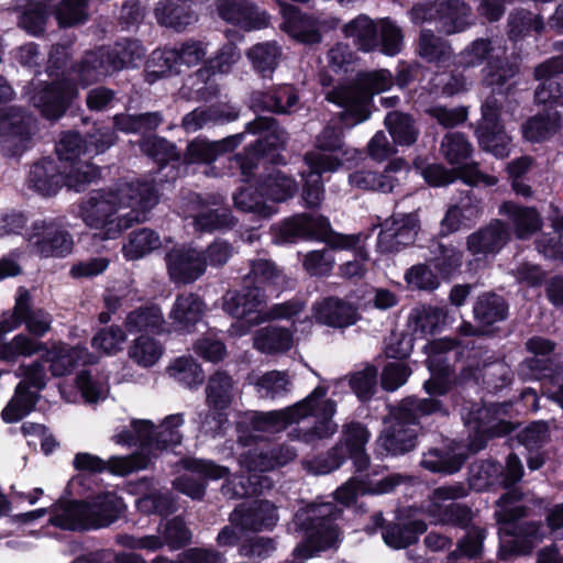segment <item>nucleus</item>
<instances>
[{
  "instance_id": "obj_32",
  "label": "nucleus",
  "mask_w": 563,
  "mask_h": 563,
  "mask_svg": "<svg viewBox=\"0 0 563 563\" xmlns=\"http://www.w3.org/2000/svg\"><path fill=\"white\" fill-rule=\"evenodd\" d=\"M73 466L80 472L102 473L109 470L113 474L125 475L136 468L145 467V464H136L133 459L117 456L104 461L97 455L80 452L74 456Z\"/></svg>"
},
{
  "instance_id": "obj_10",
  "label": "nucleus",
  "mask_w": 563,
  "mask_h": 563,
  "mask_svg": "<svg viewBox=\"0 0 563 563\" xmlns=\"http://www.w3.org/2000/svg\"><path fill=\"white\" fill-rule=\"evenodd\" d=\"M185 213L192 219L196 232L211 233L218 230L230 229L235 219L229 208L223 206L222 197L190 194L187 198Z\"/></svg>"
},
{
  "instance_id": "obj_31",
  "label": "nucleus",
  "mask_w": 563,
  "mask_h": 563,
  "mask_svg": "<svg viewBox=\"0 0 563 563\" xmlns=\"http://www.w3.org/2000/svg\"><path fill=\"white\" fill-rule=\"evenodd\" d=\"M14 321L16 325L23 322L26 329L36 336H43L51 330L52 316L43 309L31 307V296L27 290L20 289L14 307Z\"/></svg>"
},
{
  "instance_id": "obj_30",
  "label": "nucleus",
  "mask_w": 563,
  "mask_h": 563,
  "mask_svg": "<svg viewBox=\"0 0 563 563\" xmlns=\"http://www.w3.org/2000/svg\"><path fill=\"white\" fill-rule=\"evenodd\" d=\"M155 18L158 24L177 32L185 31L198 20L189 0H165L157 3Z\"/></svg>"
},
{
  "instance_id": "obj_27",
  "label": "nucleus",
  "mask_w": 563,
  "mask_h": 563,
  "mask_svg": "<svg viewBox=\"0 0 563 563\" xmlns=\"http://www.w3.org/2000/svg\"><path fill=\"white\" fill-rule=\"evenodd\" d=\"M369 432L365 426L360 422H350L342 427V437L340 444L350 456L356 470L363 472L369 466V456L365 452V445L369 440Z\"/></svg>"
},
{
  "instance_id": "obj_59",
  "label": "nucleus",
  "mask_w": 563,
  "mask_h": 563,
  "mask_svg": "<svg viewBox=\"0 0 563 563\" xmlns=\"http://www.w3.org/2000/svg\"><path fill=\"white\" fill-rule=\"evenodd\" d=\"M350 184L358 189L390 192L397 185V179L390 174L389 168L383 173L371 170H357L350 175Z\"/></svg>"
},
{
  "instance_id": "obj_24",
  "label": "nucleus",
  "mask_w": 563,
  "mask_h": 563,
  "mask_svg": "<svg viewBox=\"0 0 563 563\" xmlns=\"http://www.w3.org/2000/svg\"><path fill=\"white\" fill-rule=\"evenodd\" d=\"M543 538L541 530H498V558L506 561L529 554Z\"/></svg>"
},
{
  "instance_id": "obj_8",
  "label": "nucleus",
  "mask_w": 563,
  "mask_h": 563,
  "mask_svg": "<svg viewBox=\"0 0 563 563\" xmlns=\"http://www.w3.org/2000/svg\"><path fill=\"white\" fill-rule=\"evenodd\" d=\"M35 119L20 107L0 109V150L8 157L22 155L30 146Z\"/></svg>"
},
{
  "instance_id": "obj_2",
  "label": "nucleus",
  "mask_w": 563,
  "mask_h": 563,
  "mask_svg": "<svg viewBox=\"0 0 563 563\" xmlns=\"http://www.w3.org/2000/svg\"><path fill=\"white\" fill-rule=\"evenodd\" d=\"M327 391L325 387L318 386L305 399L285 409L254 412L250 418L251 429L256 432L275 433L311 416L314 423L301 432L302 441L310 443L330 438L338 431V424L333 421L336 404L325 398Z\"/></svg>"
},
{
  "instance_id": "obj_26",
  "label": "nucleus",
  "mask_w": 563,
  "mask_h": 563,
  "mask_svg": "<svg viewBox=\"0 0 563 563\" xmlns=\"http://www.w3.org/2000/svg\"><path fill=\"white\" fill-rule=\"evenodd\" d=\"M70 70L82 86L100 81L114 73L104 47L86 52Z\"/></svg>"
},
{
  "instance_id": "obj_17",
  "label": "nucleus",
  "mask_w": 563,
  "mask_h": 563,
  "mask_svg": "<svg viewBox=\"0 0 563 563\" xmlns=\"http://www.w3.org/2000/svg\"><path fill=\"white\" fill-rule=\"evenodd\" d=\"M217 11L222 20L245 31L265 29L269 15L249 0H218Z\"/></svg>"
},
{
  "instance_id": "obj_52",
  "label": "nucleus",
  "mask_w": 563,
  "mask_h": 563,
  "mask_svg": "<svg viewBox=\"0 0 563 563\" xmlns=\"http://www.w3.org/2000/svg\"><path fill=\"white\" fill-rule=\"evenodd\" d=\"M162 246L159 235L147 228L132 231L122 246L123 255L129 261L142 258Z\"/></svg>"
},
{
  "instance_id": "obj_47",
  "label": "nucleus",
  "mask_w": 563,
  "mask_h": 563,
  "mask_svg": "<svg viewBox=\"0 0 563 563\" xmlns=\"http://www.w3.org/2000/svg\"><path fill=\"white\" fill-rule=\"evenodd\" d=\"M257 394L262 398L277 399L286 396L292 389V379L286 371H269L251 377Z\"/></svg>"
},
{
  "instance_id": "obj_13",
  "label": "nucleus",
  "mask_w": 563,
  "mask_h": 563,
  "mask_svg": "<svg viewBox=\"0 0 563 563\" xmlns=\"http://www.w3.org/2000/svg\"><path fill=\"white\" fill-rule=\"evenodd\" d=\"M27 241L32 251L42 257L65 256L74 246L68 231L53 221L35 222Z\"/></svg>"
},
{
  "instance_id": "obj_6",
  "label": "nucleus",
  "mask_w": 563,
  "mask_h": 563,
  "mask_svg": "<svg viewBox=\"0 0 563 563\" xmlns=\"http://www.w3.org/2000/svg\"><path fill=\"white\" fill-rule=\"evenodd\" d=\"M517 109V100L508 97H505L504 102L495 96L486 98L481 109L482 120L475 131L478 145L483 151L492 153L497 158H505L509 155L511 137L505 131L500 118L505 113L515 120Z\"/></svg>"
},
{
  "instance_id": "obj_50",
  "label": "nucleus",
  "mask_w": 563,
  "mask_h": 563,
  "mask_svg": "<svg viewBox=\"0 0 563 563\" xmlns=\"http://www.w3.org/2000/svg\"><path fill=\"white\" fill-rule=\"evenodd\" d=\"M292 343V333L288 329L278 327L262 328L253 338L254 347L266 354L286 352Z\"/></svg>"
},
{
  "instance_id": "obj_49",
  "label": "nucleus",
  "mask_w": 563,
  "mask_h": 563,
  "mask_svg": "<svg viewBox=\"0 0 563 563\" xmlns=\"http://www.w3.org/2000/svg\"><path fill=\"white\" fill-rule=\"evenodd\" d=\"M113 71L135 67L146 53L139 40L125 38L117 42L112 47L106 48Z\"/></svg>"
},
{
  "instance_id": "obj_22",
  "label": "nucleus",
  "mask_w": 563,
  "mask_h": 563,
  "mask_svg": "<svg viewBox=\"0 0 563 563\" xmlns=\"http://www.w3.org/2000/svg\"><path fill=\"white\" fill-rule=\"evenodd\" d=\"M62 165L53 158L35 162L29 173V187L42 196L56 195L63 187Z\"/></svg>"
},
{
  "instance_id": "obj_56",
  "label": "nucleus",
  "mask_w": 563,
  "mask_h": 563,
  "mask_svg": "<svg viewBox=\"0 0 563 563\" xmlns=\"http://www.w3.org/2000/svg\"><path fill=\"white\" fill-rule=\"evenodd\" d=\"M60 29H70L88 21V0H60L52 10Z\"/></svg>"
},
{
  "instance_id": "obj_3",
  "label": "nucleus",
  "mask_w": 563,
  "mask_h": 563,
  "mask_svg": "<svg viewBox=\"0 0 563 563\" xmlns=\"http://www.w3.org/2000/svg\"><path fill=\"white\" fill-rule=\"evenodd\" d=\"M437 412L446 415L442 402L433 397L418 398L409 396L390 408L387 421L389 426L382 432L380 446L393 455H400L415 449L417 433L409 426L418 424L422 417Z\"/></svg>"
},
{
  "instance_id": "obj_1",
  "label": "nucleus",
  "mask_w": 563,
  "mask_h": 563,
  "mask_svg": "<svg viewBox=\"0 0 563 563\" xmlns=\"http://www.w3.org/2000/svg\"><path fill=\"white\" fill-rule=\"evenodd\" d=\"M157 201L152 183H122L114 190L90 192L80 205V218L103 239H115L134 223L144 222Z\"/></svg>"
},
{
  "instance_id": "obj_15",
  "label": "nucleus",
  "mask_w": 563,
  "mask_h": 563,
  "mask_svg": "<svg viewBox=\"0 0 563 563\" xmlns=\"http://www.w3.org/2000/svg\"><path fill=\"white\" fill-rule=\"evenodd\" d=\"M331 231L323 216L300 213L285 220L278 228L276 240L280 243H294L298 240H325Z\"/></svg>"
},
{
  "instance_id": "obj_42",
  "label": "nucleus",
  "mask_w": 563,
  "mask_h": 563,
  "mask_svg": "<svg viewBox=\"0 0 563 563\" xmlns=\"http://www.w3.org/2000/svg\"><path fill=\"white\" fill-rule=\"evenodd\" d=\"M306 534L300 544L294 550L298 559L307 560L320 552L336 549L341 542L338 530H305Z\"/></svg>"
},
{
  "instance_id": "obj_28",
  "label": "nucleus",
  "mask_w": 563,
  "mask_h": 563,
  "mask_svg": "<svg viewBox=\"0 0 563 563\" xmlns=\"http://www.w3.org/2000/svg\"><path fill=\"white\" fill-rule=\"evenodd\" d=\"M499 212L507 217L516 238L519 240L531 238L542 227V218L533 207L506 201L500 206Z\"/></svg>"
},
{
  "instance_id": "obj_7",
  "label": "nucleus",
  "mask_w": 563,
  "mask_h": 563,
  "mask_svg": "<svg viewBox=\"0 0 563 563\" xmlns=\"http://www.w3.org/2000/svg\"><path fill=\"white\" fill-rule=\"evenodd\" d=\"M415 24L433 23L439 33L452 35L472 25V10L463 0H434L417 3L410 10Z\"/></svg>"
},
{
  "instance_id": "obj_58",
  "label": "nucleus",
  "mask_w": 563,
  "mask_h": 563,
  "mask_svg": "<svg viewBox=\"0 0 563 563\" xmlns=\"http://www.w3.org/2000/svg\"><path fill=\"white\" fill-rule=\"evenodd\" d=\"M260 191L273 201L282 202L297 191V183L282 170H274L261 181Z\"/></svg>"
},
{
  "instance_id": "obj_48",
  "label": "nucleus",
  "mask_w": 563,
  "mask_h": 563,
  "mask_svg": "<svg viewBox=\"0 0 563 563\" xmlns=\"http://www.w3.org/2000/svg\"><path fill=\"white\" fill-rule=\"evenodd\" d=\"M519 68L516 64L501 59L498 56L487 60L486 66L482 70V82L492 89V92L504 95V87L514 78ZM510 86L506 88L508 91Z\"/></svg>"
},
{
  "instance_id": "obj_41",
  "label": "nucleus",
  "mask_w": 563,
  "mask_h": 563,
  "mask_svg": "<svg viewBox=\"0 0 563 563\" xmlns=\"http://www.w3.org/2000/svg\"><path fill=\"white\" fill-rule=\"evenodd\" d=\"M87 356L86 347L56 345L46 352L44 362L49 363V369L54 377H60L71 373L79 362L85 363Z\"/></svg>"
},
{
  "instance_id": "obj_11",
  "label": "nucleus",
  "mask_w": 563,
  "mask_h": 563,
  "mask_svg": "<svg viewBox=\"0 0 563 563\" xmlns=\"http://www.w3.org/2000/svg\"><path fill=\"white\" fill-rule=\"evenodd\" d=\"M496 406H482L470 412L465 419L470 429L468 448L473 452L483 450L487 441L495 437H503L514 431V424L498 419Z\"/></svg>"
},
{
  "instance_id": "obj_39",
  "label": "nucleus",
  "mask_w": 563,
  "mask_h": 563,
  "mask_svg": "<svg viewBox=\"0 0 563 563\" xmlns=\"http://www.w3.org/2000/svg\"><path fill=\"white\" fill-rule=\"evenodd\" d=\"M343 33L360 51L373 52L379 47L378 21L374 22L367 15H358L346 23Z\"/></svg>"
},
{
  "instance_id": "obj_12",
  "label": "nucleus",
  "mask_w": 563,
  "mask_h": 563,
  "mask_svg": "<svg viewBox=\"0 0 563 563\" xmlns=\"http://www.w3.org/2000/svg\"><path fill=\"white\" fill-rule=\"evenodd\" d=\"M417 213H395L385 220L378 234L377 247L383 253H395L413 244L420 229Z\"/></svg>"
},
{
  "instance_id": "obj_40",
  "label": "nucleus",
  "mask_w": 563,
  "mask_h": 563,
  "mask_svg": "<svg viewBox=\"0 0 563 563\" xmlns=\"http://www.w3.org/2000/svg\"><path fill=\"white\" fill-rule=\"evenodd\" d=\"M235 396V382L225 372L213 373L206 386V401L209 408L224 410L230 407Z\"/></svg>"
},
{
  "instance_id": "obj_57",
  "label": "nucleus",
  "mask_w": 563,
  "mask_h": 563,
  "mask_svg": "<svg viewBox=\"0 0 563 563\" xmlns=\"http://www.w3.org/2000/svg\"><path fill=\"white\" fill-rule=\"evenodd\" d=\"M165 323L163 312L157 306L141 307L131 311L124 321L129 332H161Z\"/></svg>"
},
{
  "instance_id": "obj_53",
  "label": "nucleus",
  "mask_w": 563,
  "mask_h": 563,
  "mask_svg": "<svg viewBox=\"0 0 563 563\" xmlns=\"http://www.w3.org/2000/svg\"><path fill=\"white\" fill-rule=\"evenodd\" d=\"M15 327L16 322L12 324H7L5 322L0 323V358L13 360L16 356H31L44 349L42 343L23 334L15 335L11 342L7 344L3 343V333L11 331Z\"/></svg>"
},
{
  "instance_id": "obj_34",
  "label": "nucleus",
  "mask_w": 563,
  "mask_h": 563,
  "mask_svg": "<svg viewBox=\"0 0 563 563\" xmlns=\"http://www.w3.org/2000/svg\"><path fill=\"white\" fill-rule=\"evenodd\" d=\"M242 134H235L216 142L196 139L188 144L185 161L189 164H210L214 162L219 155L235 148L242 141Z\"/></svg>"
},
{
  "instance_id": "obj_20",
  "label": "nucleus",
  "mask_w": 563,
  "mask_h": 563,
  "mask_svg": "<svg viewBox=\"0 0 563 563\" xmlns=\"http://www.w3.org/2000/svg\"><path fill=\"white\" fill-rule=\"evenodd\" d=\"M277 521V508L268 500L242 503L230 515V522L235 528H268L276 526Z\"/></svg>"
},
{
  "instance_id": "obj_29",
  "label": "nucleus",
  "mask_w": 563,
  "mask_h": 563,
  "mask_svg": "<svg viewBox=\"0 0 563 563\" xmlns=\"http://www.w3.org/2000/svg\"><path fill=\"white\" fill-rule=\"evenodd\" d=\"M466 459L467 455L457 445H449L443 449L432 448L422 454L420 465L432 473L451 475L462 468Z\"/></svg>"
},
{
  "instance_id": "obj_43",
  "label": "nucleus",
  "mask_w": 563,
  "mask_h": 563,
  "mask_svg": "<svg viewBox=\"0 0 563 563\" xmlns=\"http://www.w3.org/2000/svg\"><path fill=\"white\" fill-rule=\"evenodd\" d=\"M561 128V114L558 111H547L530 117L521 126L522 136L529 142L549 140Z\"/></svg>"
},
{
  "instance_id": "obj_9",
  "label": "nucleus",
  "mask_w": 563,
  "mask_h": 563,
  "mask_svg": "<svg viewBox=\"0 0 563 563\" xmlns=\"http://www.w3.org/2000/svg\"><path fill=\"white\" fill-rule=\"evenodd\" d=\"M207 52V43L189 38L172 47L155 49L151 55L147 67L161 76L170 73L179 74L183 68L199 65L205 59Z\"/></svg>"
},
{
  "instance_id": "obj_54",
  "label": "nucleus",
  "mask_w": 563,
  "mask_h": 563,
  "mask_svg": "<svg viewBox=\"0 0 563 563\" xmlns=\"http://www.w3.org/2000/svg\"><path fill=\"white\" fill-rule=\"evenodd\" d=\"M474 147L461 132L446 133L440 143V154L448 164L459 168L472 156Z\"/></svg>"
},
{
  "instance_id": "obj_64",
  "label": "nucleus",
  "mask_w": 563,
  "mask_h": 563,
  "mask_svg": "<svg viewBox=\"0 0 563 563\" xmlns=\"http://www.w3.org/2000/svg\"><path fill=\"white\" fill-rule=\"evenodd\" d=\"M167 372L175 380L188 387L199 385L203 382V372L200 365L190 356L176 358L167 367Z\"/></svg>"
},
{
  "instance_id": "obj_51",
  "label": "nucleus",
  "mask_w": 563,
  "mask_h": 563,
  "mask_svg": "<svg viewBox=\"0 0 563 563\" xmlns=\"http://www.w3.org/2000/svg\"><path fill=\"white\" fill-rule=\"evenodd\" d=\"M385 126L396 145L410 146L419 136V128L411 115L391 111L385 118Z\"/></svg>"
},
{
  "instance_id": "obj_37",
  "label": "nucleus",
  "mask_w": 563,
  "mask_h": 563,
  "mask_svg": "<svg viewBox=\"0 0 563 563\" xmlns=\"http://www.w3.org/2000/svg\"><path fill=\"white\" fill-rule=\"evenodd\" d=\"M190 540L189 530H164L163 536H146L135 539L130 536H121L118 541L132 549H146L155 551L166 544L170 550H177L186 545Z\"/></svg>"
},
{
  "instance_id": "obj_25",
  "label": "nucleus",
  "mask_w": 563,
  "mask_h": 563,
  "mask_svg": "<svg viewBox=\"0 0 563 563\" xmlns=\"http://www.w3.org/2000/svg\"><path fill=\"white\" fill-rule=\"evenodd\" d=\"M19 12L18 26L29 35L43 36L53 13L52 0H26L23 5L15 7Z\"/></svg>"
},
{
  "instance_id": "obj_63",
  "label": "nucleus",
  "mask_w": 563,
  "mask_h": 563,
  "mask_svg": "<svg viewBox=\"0 0 563 563\" xmlns=\"http://www.w3.org/2000/svg\"><path fill=\"white\" fill-rule=\"evenodd\" d=\"M163 355V346L155 339L141 335L129 347V356L142 367H151Z\"/></svg>"
},
{
  "instance_id": "obj_38",
  "label": "nucleus",
  "mask_w": 563,
  "mask_h": 563,
  "mask_svg": "<svg viewBox=\"0 0 563 563\" xmlns=\"http://www.w3.org/2000/svg\"><path fill=\"white\" fill-rule=\"evenodd\" d=\"M246 131L253 134L265 133L256 143V152L262 155L268 150H278L285 146L288 134L272 117H258L246 124Z\"/></svg>"
},
{
  "instance_id": "obj_44",
  "label": "nucleus",
  "mask_w": 563,
  "mask_h": 563,
  "mask_svg": "<svg viewBox=\"0 0 563 563\" xmlns=\"http://www.w3.org/2000/svg\"><path fill=\"white\" fill-rule=\"evenodd\" d=\"M245 55L253 69L260 73L262 77L268 78L279 64L282 47L276 41L262 42L251 46Z\"/></svg>"
},
{
  "instance_id": "obj_55",
  "label": "nucleus",
  "mask_w": 563,
  "mask_h": 563,
  "mask_svg": "<svg viewBox=\"0 0 563 563\" xmlns=\"http://www.w3.org/2000/svg\"><path fill=\"white\" fill-rule=\"evenodd\" d=\"M63 186L75 191H82L90 184L95 183L100 177L99 168L84 161L77 163L62 165Z\"/></svg>"
},
{
  "instance_id": "obj_21",
  "label": "nucleus",
  "mask_w": 563,
  "mask_h": 563,
  "mask_svg": "<svg viewBox=\"0 0 563 563\" xmlns=\"http://www.w3.org/2000/svg\"><path fill=\"white\" fill-rule=\"evenodd\" d=\"M314 317L322 324L346 328L357 322L360 313L353 303L338 297H328L316 303Z\"/></svg>"
},
{
  "instance_id": "obj_16",
  "label": "nucleus",
  "mask_w": 563,
  "mask_h": 563,
  "mask_svg": "<svg viewBox=\"0 0 563 563\" xmlns=\"http://www.w3.org/2000/svg\"><path fill=\"white\" fill-rule=\"evenodd\" d=\"M78 97L75 84L60 80L46 85L33 97L32 102L47 120L62 118L70 103Z\"/></svg>"
},
{
  "instance_id": "obj_62",
  "label": "nucleus",
  "mask_w": 563,
  "mask_h": 563,
  "mask_svg": "<svg viewBox=\"0 0 563 563\" xmlns=\"http://www.w3.org/2000/svg\"><path fill=\"white\" fill-rule=\"evenodd\" d=\"M119 444L139 443L143 448H155V427L152 421L140 419L131 422V430L122 431L114 435Z\"/></svg>"
},
{
  "instance_id": "obj_19",
  "label": "nucleus",
  "mask_w": 563,
  "mask_h": 563,
  "mask_svg": "<svg viewBox=\"0 0 563 563\" xmlns=\"http://www.w3.org/2000/svg\"><path fill=\"white\" fill-rule=\"evenodd\" d=\"M338 20L323 15L291 13L285 22V31L295 40L305 44L321 42L322 33L335 29Z\"/></svg>"
},
{
  "instance_id": "obj_61",
  "label": "nucleus",
  "mask_w": 563,
  "mask_h": 563,
  "mask_svg": "<svg viewBox=\"0 0 563 563\" xmlns=\"http://www.w3.org/2000/svg\"><path fill=\"white\" fill-rule=\"evenodd\" d=\"M36 397L29 391L25 383H20L15 394L2 410V418L5 422H16L26 416L35 406Z\"/></svg>"
},
{
  "instance_id": "obj_23",
  "label": "nucleus",
  "mask_w": 563,
  "mask_h": 563,
  "mask_svg": "<svg viewBox=\"0 0 563 563\" xmlns=\"http://www.w3.org/2000/svg\"><path fill=\"white\" fill-rule=\"evenodd\" d=\"M222 300L225 312L236 319H243L261 311L265 296L258 286L251 287L243 284L241 291H227Z\"/></svg>"
},
{
  "instance_id": "obj_33",
  "label": "nucleus",
  "mask_w": 563,
  "mask_h": 563,
  "mask_svg": "<svg viewBox=\"0 0 563 563\" xmlns=\"http://www.w3.org/2000/svg\"><path fill=\"white\" fill-rule=\"evenodd\" d=\"M475 321L487 330L494 332V325L503 322L508 317V303L495 292H484L479 295L473 306Z\"/></svg>"
},
{
  "instance_id": "obj_60",
  "label": "nucleus",
  "mask_w": 563,
  "mask_h": 563,
  "mask_svg": "<svg viewBox=\"0 0 563 563\" xmlns=\"http://www.w3.org/2000/svg\"><path fill=\"white\" fill-rule=\"evenodd\" d=\"M522 499V493L512 488L503 494L496 501L495 517L499 525H510L526 517L527 508L518 505Z\"/></svg>"
},
{
  "instance_id": "obj_46",
  "label": "nucleus",
  "mask_w": 563,
  "mask_h": 563,
  "mask_svg": "<svg viewBox=\"0 0 563 563\" xmlns=\"http://www.w3.org/2000/svg\"><path fill=\"white\" fill-rule=\"evenodd\" d=\"M238 118V112L233 109L220 106L207 108H197L187 113L181 122L187 132H196L209 124L230 122Z\"/></svg>"
},
{
  "instance_id": "obj_18",
  "label": "nucleus",
  "mask_w": 563,
  "mask_h": 563,
  "mask_svg": "<svg viewBox=\"0 0 563 563\" xmlns=\"http://www.w3.org/2000/svg\"><path fill=\"white\" fill-rule=\"evenodd\" d=\"M510 233L499 219L492 220L466 238V250L476 258L495 256L508 243Z\"/></svg>"
},
{
  "instance_id": "obj_36",
  "label": "nucleus",
  "mask_w": 563,
  "mask_h": 563,
  "mask_svg": "<svg viewBox=\"0 0 563 563\" xmlns=\"http://www.w3.org/2000/svg\"><path fill=\"white\" fill-rule=\"evenodd\" d=\"M417 53L423 60L437 66H448L453 57L450 42L437 35L430 29L420 31Z\"/></svg>"
},
{
  "instance_id": "obj_5",
  "label": "nucleus",
  "mask_w": 563,
  "mask_h": 563,
  "mask_svg": "<svg viewBox=\"0 0 563 563\" xmlns=\"http://www.w3.org/2000/svg\"><path fill=\"white\" fill-rule=\"evenodd\" d=\"M124 504L113 493H104L91 503L68 501L58 507L51 523L60 528H107L122 515Z\"/></svg>"
},
{
  "instance_id": "obj_4",
  "label": "nucleus",
  "mask_w": 563,
  "mask_h": 563,
  "mask_svg": "<svg viewBox=\"0 0 563 563\" xmlns=\"http://www.w3.org/2000/svg\"><path fill=\"white\" fill-rule=\"evenodd\" d=\"M391 85L393 76L387 69L362 73L351 84L330 91L327 99L343 108L339 114L340 121L352 128L369 118L373 95L389 89Z\"/></svg>"
},
{
  "instance_id": "obj_35",
  "label": "nucleus",
  "mask_w": 563,
  "mask_h": 563,
  "mask_svg": "<svg viewBox=\"0 0 563 563\" xmlns=\"http://www.w3.org/2000/svg\"><path fill=\"white\" fill-rule=\"evenodd\" d=\"M203 301L194 292H184L176 297L169 311V319L177 330L190 332L203 313Z\"/></svg>"
},
{
  "instance_id": "obj_45",
  "label": "nucleus",
  "mask_w": 563,
  "mask_h": 563,
  "mask_svg": "<svg viewBox=\"0 0 563 563\" xmlns=\"http://www.w3.org/2000/svg\"><path fill=\"white\" fill-rule=\"evenodd\" d=\"M341 514V508L334 503L313 504L296 514V522L299 528H332V523Z\"/></svg>"
},
{
  "instance_id": "obj_14",
  "label": "nucleus",
  "mask_w": 563,
  "mask_h": 563,
  "mask_svg": "<svg viewBox=\"0 0 563 563\" xmlns=\"http://www.w3.org/2000/svg\"><path fill=\"white\" fill-rule=\"evenodd\" d=\"M165 264L169 279L175 284L189 285L205 275L202 250L180 245L165 254Z\"/></svg>"
}]
</instances>
